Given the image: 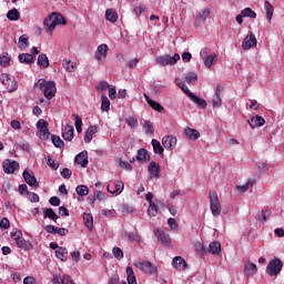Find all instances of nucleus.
I'll return each mask as SVG.
<instances>
[{
  "mask_svg": "<svg viewBox=\"0 0 284 284\" xmlns=\"http://www.w3.org/2000/svg\"><path fill=\"white\" fill-rule=\"evenodd\" d=\"M10 54L8 52H3L0 54V65H2V68H8L10 65Z\"/></svg>",
  "mask_w": 284,
  "mask_h": 284,
  "instance_id": "37998d69",
  "label": "nucleus"
},
{
  "mask_svg": "<svg viewBox=\"0 0 284 284\" xmlns=\"http://www.w3.org/2000/svg\"><path fill=\"white\" fill-rule=\"evenodd\" d=\"M176 143H178V140H176V136H174V135H165L162 139V145L169 152H172V150H174V148H176Z\"/></svg>",
  "mask_w": 284,
  "mask_h": 284,
  "instance_id": "9b49d317",
  "label": "nucleus"
},
{
  "mask_svg": "<svg viewBox=\"0 0 284 284\" xmlns=\"http://www.w3.org/2000/svg\"><path fill=\"white\" fill-rule=\"evenodd\" d=\"M61 176H62V179H70V176H72V170L64 168L61 171Z\"/></svg>",
  "mask_w": 284,
  "mask_h": 284,
  "instance_id": "774afa93",
  "label": "nucleus"
},
{
  "mask_svg": "<svg viewBox=\"0 0 284 284\" xmlns=\"http://www.w3.org/2000/svg\"><path fill=\"white\" fill-rule=\"evenodd\" d=\"M108 88H110V84L106 81H102L97 85L95 90L103 92V90H108Z\"/></svg>",
  "mask_w": 284,
  "mask_h": 284,
  "instance_id": "0e129e2a",
  "label": "nucleus"
},
{
  "mask_svg": "<svg viewBox=\"0 0 284 284\" xmlns=\"http://www.w3.org/2000/svg\"><path fill=\"white\" fill-rule=\"evenodd\" d=\"M108 44L102 43L98 47L95 54H94V59L97 61H99V63H101L102 61H105V59H108Z\"/></svg>",
  "mask_w": 284,
  "mask_h": 284,
  "instance_id": "9d476101",
  "label": "nucleus"
},
{
  "mask_svg": "<svg viewBox=\"0 0 284 284\" xmlns=\"http://www.w3.org/2000/svg\"><path fill=\"white\" fill-rule=\"evenodd\" d=\"M74 163H78V165H81V168H87L88 166V151H82L80 152L75 159Z\"/></svg>",
  "mask_w": 284,
  "mask_h": 284,
  "instance_id": "a211bd4d",
  "label": "nucleus"
},
{
  "mask_svg": "<svg viewBox=\"0 0 284 284\" xmlns=\"http://www.w3.org/2000/svg\"><path fill=\"white\" fill-rule=\"evenodd\" d=\"M189 99H191V101H193V103H196V105H199L203 110H205V108H207V101H205V99H203V98H199L194 93H191V95H189Z\"/></svg>",
  "mask_w": 284,
  "mask_h": 284,
  "instance_id": "bb28decb",
  "label": "nucleus"
},
{
  "mask_svg": "<svg viewBox=\"0 0 284 284\" xmlns=\"http://www.w3.org/2000/svg\"><path fill=\"white\" fill-rule=\"evenodd\" d=\"M36 85L43 92L45 99L50 101V99H54L57 94V83L54 81H45L40 79Z\"/></svg>",
  "mask_w": 284,
  "mask_h": 284,
  "instance_id": "f257e3e1",
  "label": "nucleus"
},
{
  "mask_svg": "<svg viewBox=\"0 0 284 284\" xmlns=\"http://www.w3.org/2000/svg\"><path fill=\"white\" fill-rule=\"evenodd\" d=\"M172 265L175 270H186L187 263L181 256H175L172 261Z\"/></svg>",
  "mask_w": 284,
  "mask_h": 284,
  "instance_id": "b1692460",
  "label": "nucleus"
},
{
  "mask_svg": "<svg viewBox=\"0 0 284 284\" xmlns=\"http://www.w3.org/2000/svg\"><path fill=\"white\" fill-rule=\"evenodd\" d=\"M143 130L145 131V134H154V126L150 121L144 122Z\"/></svg>",
  "mask_w": 284,
  "mask_h": 284,
  "instance_id": "13d9d810",
  "label": "nucleus"
},
{
  "mask_svg": "<svg viewBox=\"0 0 284 284\" xmlns=\"http://www.w3.org/2000/svg\"><path fill=\"white\" fill-rule=\"evenodd\" d=\"M256 165L260 172H267L270 170V166L266 162H257Z\"/></svg>",
  "mask_w": 284,
  "mask_h": 284,
  "instance_id": "69168bd1",
  "label": "nucleus"
},
{
  "mask_svg": "<svg viewBox=\"0 0 284 284\" xmlns=\"http://www.w3.org/2000/svg\"><path fill=\"white\" fill-rule=\"evenodd\" d=\"M209 252H210V254H213V255L221 254V243L212 242L209 245Z\"/></svg>",
  "mask_w": 284,
  "mask_h": 284,
  "instance_id": "ea45409f",
  "label": "nucleus"
},
{
  "mask_svg": "<svg viewBox=\"0 0 284 284\" xmlns=\"http://www.w3.org/2000/svg\"><path fill=\"white\" fill-rule=\"evenodd\" d=\"M138 270H141L144 274H156V266H154L152 263L148 261L138 262L135 264Z\"/></svg>",
  "mask_w": 284,
  "mask_h": 284,
  "instance_id": "1a4fd4ad",
  "label": "nucleus"
},
{
  "mask_svg": "<svg viewBox=\"0 0 284 284\" xmlns=\"http://www.w3.org/2000/svg\"><path fill=\"white\" fill-rule=\"evenodd\" d=\"M144 99L146 103L152 108V110H155L156 112H164L163 105H161L159 102L152 100L148 93H144Z\"/></svg>",
  "mask_w": 284,
  "mask_h": 284,
  "instance_id": "6ab92c4d",
  "label": "nucleus"
},
{
  "mask_svg": "<svg viewBox=\"0 0 284 284\" xmlns=\"http://www.w3.org/2000/svg\"><path fill=\"white\" fill-rule=\"evenodd\" d=\"M281 270H283V261L275 257L268 262L266 266V274H268V276H277L281 274Z\"/></svg>",
  "mask_w": 284,
  "mask_h": 284,
  "instance_id": "7ed1b4c3",
  "label": "nucleus"
},
{
  "mask_svg": "<svg viewBox=\"0 0 284 284\" xmlns=\"http://www.w3.org/2000/svg\"><path fill=\"white\" fill-rule=\"evenodd\" d=\"M0 82L7 88L8 92H14L17 90V80L9 73H1Z\"/></svg>",
  "mask_w": 284,
  "mask_h": 284,
  "instance_id": "39448f33",
  "label": "nucleus"
},
{
  "mask_svg": "<svg viewBox=\"0 0 284 284\" xmlns=\"http://www.w3.org/2000/svg\"><path fill=\"white\" fill-rule=\"evenodd\" d=\"M62 65H63L64 70H67V72H73L74 71V63H72V61H70V60H64L62 62Z\"/></svg>",
  "mask_w": 284,
  "mask_h": 284,
  "instance_id": "bf43d9fd",
  "label": "nucleus"
},
{
  "mask_svg": "<svg viewBox=\"0 0 284 284\" xmlns=\"http://www.w3.org/2000/svg\"><path fill=\"white\" fill-rule=\"evenodd\" d=\"M254 183H256V181L254 180H248L245 184L243 185H239L237 190L239 192H247V190H250V187H254Z\"/></svg>",
  "mask_w": 284,
  "mask_h": 284,
  "instance_id": "de8ad7c7",
  "label": "nucleus"
},
{
  "mask_svg": "<svg viewBox=\"0 0 284 284\" xmlns=\"http://www.w3.org/2000/svg\"><path fill=\"white\" fill-rule=\"evenodd\" d=\"M105 19L110 21V23H116V21H119V13H116L114 9H106Z\"/></svg>",
  "mask_w": 284,
  "mask_h": 284,
  "instance_id": "a878e982",
  "label": "nucleus"
},
{
  "mask_svg": "<svg viewBox=\"0 0 284 284\" xmlns=\"http://www.w3.org/2000/svg\"><path fill=\"white\" fill-rule=\"evenodd\" d=\"M184 134L190 141H197V139H201V133L196 129L190 126L184 129Z\"/></svg>",
  "mask_w": 284,
  "mask_h": 284,
  "instance_id": "f3484780",
  "label": "nucleus"
},
{
  "mask_svg": "<svg viewBox=\"0 0 284 284\" xmlns=\"http://www.w3.org/2000/svg\"><path fill=\"white\" fill-rule=\"evenodd\" d=\"M196 79H199V77L194 72L186 73L184 77L186 83H195Z\"/></svg>",
  "mask_w": 284,
  "mask_h": 284,
  "instance_id": "6e6d98bb",
  "label": "nucleus"
},
{
  "mask_svg": "<svg viewBox=\"0 0 284 284\" xmlns=\"http://www.w3.org/2000/svg\"><path fill=\"white\" fill-rule=\"evenodd\" d=\"M51 141L55 148H63V145H65L63 140L58 135H51Z\"/></svg>",
  "mask_w": 284,
  "mask_h": 284,
  "instance_id": "864d4df0",
  "label": "nucleus"
},
{
  "mask_svg": "<svg viewBox=\"0 0 284 284\" xmlns=\"http://www.w3.org/2000/svg\"><path fill=\"white\" fill-rule=\"evenodd\" d=\"M125 121L129 128H136V125H139V121L134 116H130Z\"/></svg>",
  "mask_w": 284,
  "mask_h": 284,
  "instance_id": "e2e57ef3",
  "label": "nucleus"
},
{
  "mask_svg": "<svg viewBox=\"0 0 284 284\" xmlns=\"http://www.w3.org/2000/svg\"><path fill=\"white\" fill-rule=\"evenodd\" d=\"M19 17H21V14L17 9L9 10L7 13V18L9 19V21H19Z\"/></svg>",
  "mask_w": 284,
  "mask_h": 284,
  "instance_id": "c03bdc74",
  "label": "nucleus"
},
{
  "mask_svg": "<svg viewBox=\"0 0 284 284\" xmlns=\"http://www.w3.org/2000/svg\"><path fill=\"white\" fill-rule=\"evenodd\" d=\"M43 219H51V221H57L59 215H57L53 209H43Z\"/></svg>",
  "mask_w": 284,
  "mask_h": 284,
  "instance_id": "c9c22d12",
  "label": "nucleus"
},
{
  "mask_svg": "<svg viewBox=\"0 0 284 284\" xmlns=\"http://www.w3.org/2000/svg\"><path fill=\"white\" fill-rule=\"evenodd\" d=\"M62 139L72 141V139H74V126L67 124L64 129H62Z\"/></svg>",
  "mask_w": 284,
  "mask_h": 284,
  "instance_id": "aec40b11",
  "label": "nucleus"
},
{
  "mask_svg": "<svg viewBox=\"0 0 284 284\" xmlns=\"http://www.w3.org/2000/svg\"><path fill=\"white\" fill-rule=\"evenodd\" d=\"M10 236H11L12 241H14V243H17L20 239H23V233L21 232V230L13 229L10 233Z\"/></svg>",
  "mask_w": 284,
  "mask_h": 284,
  "instance_id": "8fccbe9b",
  "label": "nucleus"
},
{
  "mask_svg": "<svg viewBox=\"0 0 284 284\" xmlns=\"http://www.w3.org/2000/svg\"><path fill=\"white\" fill-rule=\"evenodd\" d=\"M37 128L40 132V139L42 141H48V139H50V130L48 129V122L43 119H40L38 122H37Z\"/></svg>",
  "mask_w": 284,
  "mask_h": 284,
  "instance_id": "6e6552de",
  "label": "nucleus"
},
{
  "mask_svg": "<svg viewBox=\"0 0 284 284\" xmlns=\"http://www.w3.org/2000/svg\"><path fill=\"white\" fill-rule=\"evenodd\" d=\"M210 199V210L213 216H221V201L219 200V193L216 191H211L209 193Z\"/></svg>",
  "mask_w": 284,
  "mask_h": 284,
  "instance_id": "f03ea898",
  "label": "nucleus"
},
{
  "mask_svg": "<svg viewBox=\"0 0 284 284\" xmlns=\"http://www.w3.org/2000/svg\"><path fill=\"white\" fill-rule=\"evenodd\" d=\"M49 18L52 19L53 22H55V24L58 26H65V18H63V16L61 13H52L51 16H49Z\"/></svg>",
  "mask_w": 284,
  "mask_h": 284,
  "instance_id": "f704fd0d",
  "label": "nucleus"
},
{
  "mask_svg": "<svg viewBox=\"0 0 284 284\" xmlns=\"http://www.w3.org/2000/svg\"><path fill=\"white\" fill-rule=\"evenodd\" d=\"M126 281L129 284H136V276H134V270L131 266L126 267Z\"/></svg>",
  "mask_w": 284,
  "mask_h": 284,
  "instance_id": "4c0bfd02",
  "label": "nucleus"
},
{
  "mask_svg": "<svg viewBox=\"0 0 284 284\" xmlns=\"http://www.w3.org/2000/svg\"><path fill=\"white\" fill-rule=\"evenodd\" d=\"M28 45H30V42L28 40V36L27 34H22L19 38L18 48H28Z\"/></svg>",
  "mask_w": 284,
  "mask_h": 284,
  "instance_id": "603ef678",
  "label": "nucleus"
},
{
  "mask_svg": "<svg viewBox=\"0 0 284 284\" xmlns=\"http://www.w3.org/2000/svg\"><path fill=\"white\" fill-rule=\"evenodd\" d=\"M14 170H19V162L14 160H4L3 172L6 174H14Z\"/></svg>",
  "mask_w": 284,
  "mask_h": 284,
  "instance_id": "ddd939ff",
  "label": "nucleus"
},
{
  "mask_svg": "<svg viewBox=\"0 0 284 284\" xmlns=\"http://www.w3.org/2000/svg\"><path fill=\"white\" fill-rule=\"evenodd\" d=\"M181 55L179 53H175L172 55H160L155 59L156 63L159 65L165 67V65H175L178 61H180Z\"/></svg>",
  "mask_w": 284,
  "mask_h": 284,
  "instance_id": "423d86ee",
  "label": "nucleus"
},
{
  "mask_svg": "<svg viewBox=\"0 0 284 284\" xmlns=\"http://www.w3.org/2000/svg\"><path fill=\"white\" fill-rule=\"evenodd\" d=\"M264 10L266 12V19L268 23H272V17H274V7L272 3H270V1L264 2Z\"/></svg>",
  "mask_w": 284,
  "mask_h": 284,
  "instance_id": "7c9ffc66",
  "label": "nucleus"
},
{
  "mask_svg": "<svg viewBox=\"0 0 284 284\" xmlns=\"http://www.w3.org/2000/svg\"><path fill=\"white\" fill-rule=\"evenodd\" d=\"M242 17H247L248 19H256V13L254 12V10H252V8L247 7L244 8L242 11Z\"/></svg>",
  "mask_w": 284,
  "mask_h": 284,
  "instance_id": "49530a36",
  "label": "nucleus"
},
{
  "mask_svg": "<svg viewBox=\"0 0 284 284\" xmlns=\"http://www.w3.org/2000/svg\"><path fill=\"white\" fill-rule=\"evenodd\" d=\"M43 26H45L47 32L52 33V31L54 30V28H57L58 24L57 22H53L52 19L49 17L44 19Z\"/></svg>",
  "mask_w": 284,
  "mask_h": 284,
  "instance_id": "a19ab883",
  "label": "nucleus"
},
{
  "mask_svg": "<svg viewBox=\"0 0 284 284\" xmlns=\"http://www.w3.org/2000/svg\"><path fill=\"white\" fill-rule=\"evenodd\" d=\"M175 84L178 85V88H181L182 92H184V94H186V97L191 95L192 91H190V89L185 85V82H183V80L176 78Z\"/></svg>",
  "mask_w": 284,
  "mask_h": 284,
  "instance_id": "58836bf2",
  "label": "nucleus"
},
{
  "mask_svg": "<svg viewBox=\"0 0 284 284\" xmlns=\"http://www.w3.org/2000/svg\"><path fill=\"white\" fill-rule=\"evenodd\" d=\"M150 179H159V174L161 172V166L159 163L151 161L148 166Z\"/></svg>",
  "mask_w": 284,
  "mask_h": 284,
  "instance_id": "2eb2a0df",
  "label": "nucleus"
},
{
  "mask_svg": "<svg viewBox=\"0 0 284 284\" xmlns=\"http://www.w3.org/2000/svg\"><path fill=\"white\" fill-rule=\"evenodd\" d=\"M210 17H212V8L206 7L196 13L195 20L205 23Z\"/></svg>",
  "mask_w": 284,
  "mask_h": 284,
  "instance_id": "4468645a",
  "label": "nucleus"
},
{
  "mask_svg": "<svg viewBox=\"0 0 284 284\" xmlns=\"http://www.w3.org/2000/svg\"><path fill=\"white\" fill-rule=\"evenodd\" d=\"M148 214L149 216H156L159 214V206L154 202L149 204Z\"/></svg>",
  "mask_w": 284,
  "mask_h": 284,
  "instance_id": "5fc2aeb1",
  "label": "nucleus"
},
{
  "mask_svg": "<svg viewBox=\"0 0 284 284\" xmlns=\"http://www.w3.org/2000/svg\"><path fill=\"white\" fill-rule=\"evenodd\" d=\"M136 160L140 161V163H148V161H150V154L148 153V150H138Z\"/></svg>",
  "mask_w": 284,
  "mask_h": 284,
  "instance_id": "cd10ccee",
  "label": "nucleus"
},
{
  "mask_svg": "<svg viewBox=\"0 0 284 284\" xmlns=\"http://www.w3.org/2000/svg\"><path fill=\"white\" fill-rule=\"evenodd\" d=\"M212 103L213 108H221V105H223V99H221V94L214 93Z\"/></svg>",
  "mask_w": 284,
  "mask_h": 284,
  "instance_id": "3c124183",
  "label": "nucleus"
},
{
  "mask_svg": "<svg viewBox=\"0 0 284 284\" xmlns=\"http://www.w3.org/2000/svg\"><path fill=\"white\" fill-rule=\"evenodd\" d=\"M55 256L57 258H59L60 261H68V248L65 247H59L57 251H55Z\"/></svg>",
  "mask_w": 284,
  "mask_h": 284,
  "instance_id": "72a5a7b5",
  "label": "nucleus"
},
{
  "mask_svg": "<svg viewBox=\"0 0 284 284\" xmlns=\"http://www.w3.org/2000/svg\"><path fill=\"white\" fill-rule=\"evenodd\" d=\"M97 132H99V128L97 125L93 126H89L85 135H84V141L87 143H91L92 142V136H94V134H97Z\"/></svg>",
  "mask_w": 284,
  "mask_h": 284,
  "instance_id": "c85d7f7f",
  "label": "nucleus"
},
{
  "mask_svg": "<svg viewBox=\"0 0 284 284\" xmlns=\"http://www.w3.org/2000/svg\"><path fill=\"white\" fill-rule=\"evenodd\" d=\"M38 65L40 68H50V60L48 59V55L45 54H40L38 57Z\"/></svg>",
  "mask_w": 284,
  "mask_h": 284,
  "instance_id": "e433bc0d",
  "label": "nucleus"
},
{
  "mask_svg": "<svg viewBox=\"0 0 284 284\" xmlns=\"http://www.w3.org/2000/svg\"><path fill=\"white\" fill-rule=\"evenodd\" d=\"M18 61L24 65H32V63H34V57L30 53H20L18 55Z\"/></svg>",
  "mask_w": 284,
  "mask_h": 284,
  "instance_id": "5701e85b",
  "label": "nucleus"
},
{
  "mask_svg": "<svg viewBox=\"0 0 284 284\" xmlns=\"http://www.w3.org/2000/svg\"><path fill=\"white\" fill-rule=\"evenodd\" d=\"M47 165H49L51 170H59V162L52 160V158H48Z\"/></svg>",
  "mask_w": 284,
  "mask_h": 284,
  "instance_id": "052dcab7",
  "label": "nucleus"
},
{
  "mask_svg": "<svg viewBox=\"0 0 284 284\" xmlns=\"http://www.w3.org/2000/svg\"><path fill=\"white\" fill-rule=\"evenodd\" d=\"M101 110L102 112H110V99L106 95L101 97Z\"/></svg>",
  "mask_w": 284,
  "mask_h": 284,
  "instance_id": "a18cd8bd",
  "label": "nucleus"
},
{
  "mask_svg": "<svg viewBox=\"0 0 284 284\" xmlns=\"http://www.w3.org/2000/svg\"><path fill=\"white\" fill-rule=\"evenodd\" d=\"M151 144H152V148H153V152L155 154H159V156H163L164 149L161 145V142H159L158 140L153 139L151 141Z\"/></svg>",
  "mask_w": 284,
  "mask_h": 284,
  "instance_id": "2f4dec72",
  "label": "nucleus"
},
{
  "mask_svg": "<svg viewBox=\"0 0 284 284\" xmlns=\"http://www.w3.org/2000/svg\"><path fill=\"white\" fill-rule=\"evenodd\" d=\"M10 229V220H8L7 217H3L0 221V230H9Z\"/></svg>",
  "mask_w": 284,
  "mask_h": 284,
  "instance_id": "680f3d73",
  "label": "nucleus"
},
{
  "mask_svg": "<svg viewBox=\"0 0 284 284\" xmlns=\"http://www.w3.org/2000/svg\"><path fill=\"white\" fill-rule=\"evenodd\" d=\"M256 272H258V268L256 267V264L252 263V262H247L244 266V274L246 276H254V274H256Z\"/></svg>",
  "mask_w": 284,
  "mask_h": 284,
  "instance_id": "393cba45",
  "label": "nucleus"
},
{
  "mask_svg": "<svg viewBox=\"0 0 284 284\" xmlns=\"http://www.w3.org/2000/svg\"><path fill=\"white\" fill-rule=\"evenodd\" d=\"M75 192L79 196H88V194H90V189L85 185H78Z\"/></svg>",
  "mask_w": 284,
  "mask_h": 284,
  "instance_id": "09e8293b",
  "label": "nucleus"
},
{
  "mask_svg": "<svg viewBox=\"0 0 284 284\" xmlns=\"http://www.w3.org/2000/svg\"><path fill=\"white\" fill-rule=\"evenodd\" d=\"M61 284H75L74 281H72V277L70 275H62L61 276Z\"/></svg>",
  "mask_w": 284,
  "mask_h": 284,
  "instance_id": "338daca9",
  "label": "nucleus"
},
{
  "mask_svg": "<svg viewBox=\"0 0 284 284\" xmlns=\"http://www.w3.org/2000/svg\"><path fill=\"white\" fill-rule=\"evenodd\" d=\"M17 247H19L20 250H24L26 252L32 250V243H30V241L27 240H22L20 239L17 243H16Z\"/></svg>",
  "mask_w": 284,
  "mask_h": 284,
  "instance_id": "473e14b6",
  "label": "nucleus"
},
{
  "mask_svg": "<svg viewBox=\"0 0 284 284\" xmlns=\"http://www.w3.org/2000/svg\"><path fill=\"white\" fill-rule=\"evenodd\" d=\"M154 234H155L158 241L160 243H162V245H170L171 240H170V235L169 234H166L165 232H163V231H161L159 229L154 231Z\"/></svg>",
  "mask_w": 284,
  "mask_h": 284,
  "instance_id": "dca6fc26",
  "label": "nucleus"
},
{
  "mask_svg": "<svg viewBox=\"0 0 284 284\" xmlns=\"http://www.w3.org/2000/svg\"><path fill=\"white\" fill-rule=\"evenodd\" d=\"M112 254L118 261H121V258H123V250H121V247L119 246L113 247Z\"/></svg>",
  "mask_w": 284,
  "mask_h": 284,
  "instance_id": "4d7b16f0",
  "label": "nucleus"
},
{
  "mask_svg": "<svg viewBox=\"0 0 284 284\" xmlns=\"http://www.w3.org/2000/svg\"><path fill=\"white\" fill-rule=\"evenodd\" d=\"M201 59L204 61L205 68H212L219 59L216 58V53L210 54V49L203 48L200 52Z\"/></svg>",
  "mask_w": 284,
  "mask_h": 284,
  "instance_id": "20e7f679",
  "label": "nucleus"
},
{
  "mask_svg": "<svg viewBox=\"0 0 284 284\" xmlns=\"http://www.w3.org/2000/svg\"><path fill=\"white\" fill-rule=\"evenodd\" d=\"M258 41L256 40V36L252 31H248L247 36L244 38L242 42V50H251V48H256Z\"/></svg>",
  "mask_w": 284,
  "mask_h": 284,
  "instance_id": "0eeeda50",
  "label": "nucleus"
},
{
  "mask_svg": "<svg viewBox=\"0 0 284 284\" xmlns=\"http://www.w3.org/2000/svg\"><path fill=\"white\" fill-rule=\"evenodd\" d=\"M22 176L26 183L29 184L31 187H39V183H37V178L30 172L23 171Z\"/></svg>",
  "mask_w": 284,
  "mask_h": 284,
  "instance_id": "412c9836",
  "label": "nucleus"
},
{
  "mask_svg": "<svg viewBox=\"0 0 284 284\" xmlns=\"http://www.w3.org/2000/svg\"><path fill=\"white\" fill-rule=\"evenodd\" d=\"M248 125L254 130L255 128H261L265 125V119L261 115H256L255 118H252L248 120Z\"/></svg>",
  "mask_w": 284,
  "mask_h": 284,
  "instance_id": "4be33fe9",
  "label": "nucleus"
},
{
  "mask_svg": "<svg viewBox=\"0 0 284 284\" xmlns=\"http://www.w3.org/2000/svg\"><path fill=\"white\" fill-rule=\"evenodd\" d=\"M125 187V184L123 183V181H115L113 184H109L106 186L108 192H110V194H115V196H119V194H121V192H123Z\"/></svg>",
  "mask_w": 284,
  "mask_h": 284,
  "instance_id": "f8f14e48",
  "label": "nucleus"
},
{
  "mask_svg": "<svg viewBox=\"0 0 284 284\" xmlns=\"http://www.w3.org/2000/svg\"><path fill=\"white\" fill-rule=\"evenodd\" d=\"M83 222H84L85 227H88L89 232H92V230L94 227V219L92 217V214L84 213Z\"/></svg>",
  "mask_w": 284,
  "mask_h": 284,
  "instance_id": "c756f323",
  "label": "nucleus"
},
{
  "mask_svg": "<svg viewBox=\"0 0 284 284\" xmlns=\"http://www.w3.org/2000/svg\"><path fill=\"white\" fill-rule=\"evenodd\" d=\"M124 239L129 241H134V243H139L141 241V235L138 232H126L124 233Z\"/></svg>",
  "mask_w": 284,
  "mask_h": 284,
  "instance_id": "79ce46f5",
  "label": "nucleus"
}]
</instances>
